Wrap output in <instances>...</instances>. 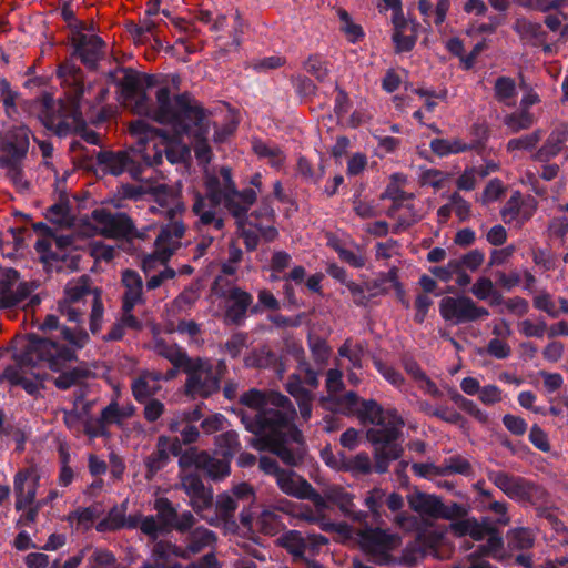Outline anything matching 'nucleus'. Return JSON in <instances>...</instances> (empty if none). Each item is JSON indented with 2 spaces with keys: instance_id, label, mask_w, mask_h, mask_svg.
Returning <instances> with one entry per match:
<instances>
[{
  "instance_id": "obj_1",
  "label": "nucleus",
  "mask_w": 568,
  "mask_h": 568,
  "mask_svg": "<svg viewBox=\"0 0 568 568\" xmlns=\"http://www.w3.org/2000/svg\"><path fill=\"white\" fill-rule=\"evenodd\" d=\"M240 403L252 410L251 414L240 410L239 416L245 428L255 435L251 440L254 448L270 450L291 466L302 462L303 436L293 424L296 412L286 396L252 388L241 395Z\"/></svg>"
},
{
  "instance_id": "obj_2",
  "label": "nucleus",
  "mask_w": 568,
  "mask_h": 568,
  "mask_svg": "<svg viewBox=\"0 0 568 568\" xmlns=\"http://www.w3.org/2000/svg\"><path fill=\"white\" fill-rule=\"evenodd\" d=\"M61 336L64 343L30 335L20 353L14 355L16 363L8 366L2 376L12 385H20L28 394H38L44 378L41 367L60 371L74 358L75 351L84 347L89 341L88 333L82 328L63 327Z\"/></svg>"
},
{
  "instance_id": "obj_3",
  "label": "nucleus",
  "mask_w": 568,
  "mask_h": 568,
  "mask_svg": "<svg viewBox=\"0 0 568 568\" xmlns=\"http://www.w3.org/2000/svg\"><path fill=\"white\" fill-rule=\"evenodd\" d=\"M156 103L151 119L165 125L175 139L189 138L194 143L196 159L209 163L212 151L207 144L210 119L205 110L189 93L172 98L166 87L156 91Z\"/></svg>"
},
{
  "instance_id": "obj_4",
  "label": "nucleus",
  "mask_w": 568,
  "mask_h": 568,
  "mask_svg": "<svg viewBox=\"0 0 568 568\" xmlns=\"http://www.w3.org/2000/svg\"><path fill=\"white\" fill-rule=\"evenodd\" d=\"M204 185L205 193H197L192 206L197 217L194 227L199 234L196 248L200 254H204L215 239L223 237L225 214L220 205L235 183L231 170L222 166L219 170L206 171Z\"/></svg>"
},
{
  "instance_id": "obj_5",
  "label": "nucleus",
  "mask_w": 568,
  "mask_h": 568,
  "mask_svg": "<svg viewBox=\"0 0 568 568\" xmlns=\"http://www.w3.org/2000/svg\"><path fill=\"white\" fill-rule=\"evenodd\" d=\"M337 410L344 415H355L363 423L374 425L366 433L369 442L399 439L405 426L396 409H384L376 400L361 399L354 392H347L337 400Z\"/></svg>"
},
{
  "instance_id": "obj_6",
  "label": "nucleus",
  "mask_w": 568,
  "mask_h": 568,
  "mask_svg": "<svg viewBox=\"0 0 568 568\" xmlns=\"http://www.w3.org/2000/svg\"><path fill=\"white\" fill-rule=\"evenodd\" d=\"M131 134L138 139V155L143 160L145 166H153L162 163L163 154L172 164L181 163L189 155L190 150L181 143L182 139H172L159 129L151 126L145 120L139 119L130 124Z\"/></svg>"
},
{
  "instance_id": "obj_7",
  "label": "nucleus",
  "mask_w": 568,
  "mask_h": 568,
  "mask_svg": "<svg viewBox=\"0 0 568 568\" xmlns=\"http://www.w3.org/2000/svg\"><path fill=\"white\" fill-rule=\"evenodd\" d=\"M90 313V329L97 334L102 326L103 304L101 293L98 288H92L90 278L85 275L71 280L64 288V297L58 303V311L69 322L82 323L88 308Z\"/></svg>"
},
{
  "instance_id": "obj_8",
  "label": "nucleus",
  "mask_w": 568,
  "mask_h": 568,
  "mask_svg": "<svg viewBox=\"0 0 568 568\" xmlns=\"http://www.w3.org/2000/svg\"><path fill=\"white\" fill-rule=\"evenodd\" d=\"M215 542L216 536L212 530L196 527L186 536L185 546L168 540L155 542L151 561L144 562L141 568H183L181 564H169V561L173 558L189 560L203 550L213 548Z\"/></svg>"
},
{
  "instance_id": "obj_9",
  "label": "nucleus",
  "mask_w": 568,
  "mask_h": 568,
  "mask_svg": "<svg viewBox=\"0 0 568 568\" xmlns=\"http://www.w3.org/2000/svg\"><path fill=\"white\" fill-rule=\"evenodd\" d=\"M30 146V130L17 125L0 136V169L7 171L8 178L19 190L28 189L23 175V161Z\"/></svg>"
},
{
  "instance_id": "obj_10",
  "label": "nucleus",
  "mask_w": 568,
  "mask_h": 568,
  "mask_svg": "<svg viewBox=\"0 0 568 568\" xmlns=\"http://www.w3.org/2000/svg\"><path fill=\"white\" fill-rule=\"evenodd\" d=\"M160 232L154 241V251L142 260V267L145 273L155 270L159 265H165L171 256L182 246V240L186 226L182 217L170 220H158Z\"/></svg>"
},
{
  "instance_id": "obj_11",
  "label": "nucleus",
  "mask_w": 568,
  "mask_h": 568,
  "mask_svg": "<svg viewBox=\"0 0 568 568\" xmlns=\"http://www.w3.org/2000/svg\"><path fill=\"white\" fill-rule=\"evenodd\" d=\"M180 369L186 375V396L193 399L207 398L219 392L221 378L209 358L189 357Z\"/></svg>"
},
{
  "instance_id": "obj_12",
  "label": "nucleus",
  "mask_w": 568,
  "mask_h": 568,
  "mask_svg": "<svg viewBox=\"0 0 568 568\" xmlns=\"http://www.w3.org/2000/svg\"><path fill=\"white\" fill-rule=\"evenodd\" d=\"M40 476L34 468H24L14 475L13 491L16 509L26 511L27 519L33 521L38 515L41 501H36Z\"/></svg>"
},
{
  "instance_id": "obj_13",
  "label": "nucleus",
  "mask_w": 568,
  "mask_h": 568,
  "mask_svg": "<svg viewBox=\"0 0 568 568\" xmlns=\"http://www.w3.org/2000/svg\"><path fill=\"white\" fill-rule=\"evenodd\" d=\"M136 149L138 142L126 151H100L97 154L99 170L115 176L128 171L132 178L139 179L144 164L142 158L136 154Z\"/></svg>"
},
{
  "instance_id": "obj_14",
  "label": "nucleus",
  "mask_w": 568,
  "mask_h": 568,
  "mask_svg": "<svg viewBox=\"0 0 568 568\" xmlns=\"http://www.w3.org/2000/svg\"><path fill=\"white\" fill-rule=\"evenodd\" d=\"M440 316L454 325L476 322L489 315L488 310L478 306L467 296H446L439 302Z\"/></svg>"
},
{
  "instance_id": "obj_15",
  "label": "nucleus",
  "mask_w": 568,
  "mask_h": 568,
  "mask_svg": "<svg viewBox=\"0 0 568 568\" xmlns=\"http://www.w3.org/2000/svg\"><path fill=\"white\" fill-rule=\"evenodd\" d=\"M37 252L45 263L61 262L58 268L63 266L78 270L80 255L73 250V241L69 236H59L54 239H40L34 245Z\"/></svg>"
},
{
  "instance_id": "obj_16",
  "label": "nucleus",
  "mask_w": 568,
  "mask_h": 568,
  "mask_svg": "<svg viewBox=\"0 0 568 568\" xmlns=\"http://www.w3.org/2000/svg\"><path fill=\"white\" fill-rule=\"evenodd\" d=\"M94 234L105 237L119 239L132 234V220L124 213H112L111 211L99 207L92 211L88 219Z\"/></svg>"
},
{
  "instance_id": "obj_17",
  "label": "nucleus",
  "mask_w": 568,
  "mask_h": 568,
  "mask_svg": "<svg viewBox=\"0 0 568 568\" xmlns=\"http://www.w3.org/2000/svg\"><path fill=\"white\" fill-rule=\"evenodd\" d=\"M361 548L372 556L378 565H386L390 560V551L396 547L397 539L381 528L365 525L357 531Z\"/></svg>"
},
{
  "instance_id": "obj_18",
  "label": "nucleus",
  "mask_w": 568,
  "mask_h": 568,
  "mask_svg": "<svg viewBox=\"0 0 568 568\" xmlns=\"http://www.w3.org/2000/svg\"><path fill=\"white\" fill-rule=\"evenodd\" d=\"M408 504L419 515L430 518L455 519L466 513L464 506L457 503L445 505L437 496L420 491L409 495Z\"/></svg>"
},
{
  "instance_id": "obj_19",
  "label": "nucleus",
  "mask_w": 568,
  "mask_h": 568,
  "mask_svg": "<svg viewBox=\"0 0 568 568\" xmlns=\"http://www.w3.org/2000/svg\"><path fill=\"white\" fill-rule=\"evenodd\" d=\"M179 465L184 470H202L213 480L223 479L230 474V464L227 460L212 457L206 452L196 448L186 449L180 456Z\"/></svg>"
},
{
  "instance_id": "obj_20",
  "label": "nucleus",
  "mask_w": 568,
  "mask_h": 568,
  "mask_svg": "<svg viewBox=\"0 0 568 568\" xmlns=\"http://www.w3.org/2000/svg\"><path fill=\"white\" fill-rule=\"evenodd\" d=\"M304 499H308L313 503L314 507L308 505H295L282 507V511L292 514L295 518L303 520L307 524L317 525L324 531H332L335 529V525L326 516V511L329 509L328 504L320 493L314 491Z\"/></svg>"
},
{
  "instance_id": "obj_21",
  "label": "nucleus",
  "mask_w": 568,
  "mask_h": 568,
  "mask_svg": "<svg viewBox=\"0 0 568 568\" xmlns=\"http://www.w3.org/2000/svg\"><path fill=\"white\" fill-rule=\"evenodd\" d=\"M32 286L19 281L12 268H0V308L19 306L31 295Z\"/></svg>"
},
{
  "instance_id": "obj_22",
  "label": "nucleus",
  "mask_w": 568,
  "mask_h": 568,
  "mask_svg": "<svg viewBox=\"0 0 568 568\" xmlns=\"http://www.w3.org/2000/svg\"><path fill=\"white\" fill-rule=\"evenodd\" d=\"M221 281L222 276H217L214 282V290L226 301L225 318L227 322L239 325L246 318V313L252 307L253 296L237 286H232L227 291H220Z\"/></svg>"
},
{
  "instance_id": "obj_23",
  "label": "nucleus",
  "mask_w": 568,
  "mask_h": 568,
  "mask_svg": "<svg viewBox=\"0 0 568 568\" xmlns=\"http://www.w3.org/2000/svg\"><path fill=\"white\" fill-rule=\"evenodd\" d=\"M195 469L181 468V487L190 499V506L197 514L210 508L213 503V493L206 488Z\"/></svg>"
},
{
  "instance_id": "obj_24",
  "label": "nucleus",
  "mask_w": 568,
  "mask_h": 568,
  "mask_svg": "<svg viewBox=\"0 0 568 568\" xmlns=\"http://www.w3.org/2000/svg\"><path fill=\"white\" fill-rule=\"evenodd\" d=\"M153 195L154 204L149 207V211L158 215V220H170L183 216V203L168 186H156Z\"/></svg>"
},
{
  "instance_id": "obj_25",
  "label": "nucleus",
  "mask_w": 568,
  "mask_h": 568,
  "mask_svg": "<svg viewBox=\"0 0 568 568\" xmlns=\"http://www.w3.org/2000/svg\"><path fill=\"white\" fill-rule=\"evenodd\" d=\"M322 496L325 497L328 505L329 503L336 505L345 517L359 524H366L368 514L356 509L354 496L345 488L332 485L324 489Z\"/></svg>"
},
{
  "instance_id": "obj_26",
  "label": "nucleus",
  "mask_w": 568,
  "mask_h": 568,
  "mask_svg": "<svg viewBox=\"0 0 568 568\" xmlns=\"http://www.w3.org/2000/svg\"><path fill=\"white\" fill-rule=\"evenodd\" d=\"M283 506L277 508L267 507L263 509L255 518L251 514L241 513V523L250 528L258 529L261 532L270 536L278 534L284 527L282 516L277 509L282 510Z\"/></svg>"
},
{
  "instance_id": "obj_27",
  "label": "nucleus",
  "mask_w": 568,
  "mask_h": 568,
  "mask_svg": "<svg viewBox=\"0 0 568 568\" xmlns=\"http://www.w3.org/2000/svg\"><path fill=\"white\" fill-rule=\"evenodd\" d=\"M485 539H487L486 544L479 545L474 552L468 555L466 564L457 565L455 568H493V566L481 559V557H498L503 549V538L491 527L489 535H487Z\"/></svg>"
},
{
  "instance_id": "obj_28",
  "label": "nucleus",
  "mask_w": 568,
  "mask_h": 568,
  "mask_svg": "<svg viewBox=\"0 0 568 568\" xmlns=\"http://www.w3.org/2000/svg\"><path fill=\"white\" fill-rule=\"evenodd\" d=\"M237 233L244 240L247 251H254L258 245V235L263 236L267 242L274 241L278 234L273 225H264L263 222H253L245 217L236 221Z\"/></svg>"
},
{
  "instance_id": "obj_29",
  "label": "nucleus",
  "mask_w": 568,
  "mask_h": 568,
  "mask_svg": "<svg viewBox=\"0 0 568 568\" xmlns=\"http://www.w3.org/2000/svg\"><path fill=\"white\" fill-rule=\"evenodd\" d=\"M487 478L511 499H523L529 494L527 483L521 477L505 471L488 470Z\"/></svg>"
},
{
  "instance_id": "obj_30",
  "label": "nucleus",
  "mask_w": 568,
  "mask_h": 568,
  "mask_svg": "<svg viewBox=\"0 0 568 568\" xmlns=\"http://www.w3.org/2000/svg\"><path fill=\"white\" fill-rule=\"evenodd\" d=\"M255 201L256 192L253 189L237 191L234 186L222 204L236 221H240L247 217V212Z\"/></svg>"
},
{
  "instance_id": "obj_31",
  "label": "nucleus",
  "mask_w": 568,
  "mask_h": 568,
  "mask_svg": "<svg viewBox=\"0 0 568 568\" xmlns=\"http://www.w3.org/2000/svg\"><path fill=\"white\" fill-rule=\"evenodd\" d=\"M136 520L133 515L126 516V501L120 506H114L109 510L106 516L100 520L95 529L99 532L115 531L120 529H135Z\"/></svg>"
},
{
  "instance_id": "obj_32",
  "label": "nucleus",
  "mask_w": 568,
  "mask_h": 568,
  "mask_svg": "<svg viewBox=\"0 0 568 568\" xmlns=\"http://www.w3.org/2000/svg\"><path fill=\"white\" fill-rule=\"evenodd\" d=\"M276 484L284 494L298 499L316 491L308 481L292 470L278 473Z\"/></svg>"
},
{
  "instance_id": "obj_33",
  "label": "nucleus",
  "mask_w": 568,
  "mask_h": 568,
  "mask_svg": "<svg viewBox=\"0 0 568 568\" xmlns=\"http://www.w3.org/2000/svg\"><path fill=\"white\" fill-rule=\"evenodd\" d=\"M387 215L396 220L393 226V233L398 234L418 222L422 217L419 211L415 207L413 200L400 202L389 207Z\"/></svg>"
},
{
  "instance_id": "obj_34",
  "label": "nucleus",
  "mask_w": 568,
  "mask_h": 568,
  "mask_svg": "<svg viewBox=\"0 0 568 568\" xmlns=\"http://www.w3.org/2000/svg\"><path fill=\"white\" fill-rule=\"evenodd\" d=\"M394 32L392 39L397 52H408L416 43L415 27L409 23L403 14L393 16Z\"/></svg>"
},
{
  "instance_id": "obj_35",
  "label": "nucleus",
  "mask_w": 568,
  "mask_h": 568,
  "mask_svg": "<svg viewBox=\"0 0 568 568\" xmlns=\"http://www.w3.org/2000/svg\"><path fill=\"white\" fill-rule=\"evenodd\" d=\"M163 378L161 373L145 371L132 382V394L139 403H145L160 389V382Z\"/></svg>"
},
{
  "instance_id": "obj_36",
  "label": "nucleus",
  "mask_w": 568,
  "mask_h": 568,
  "mask_svg": "<svg viewBox=\"0 0 568 568\" xmlns=\"http://www.w3.org/2000/svg\"><path fill=\"white\" fill-rule=\"evenodd\" d=\"M399 439L371 442L375 446V470L384 474L388 470L389 463L400 457L403 447Z\"/></svg>"
},
{
  "instance_id": "obj_37",
  "label": "nucleus",
  "mask_w": 568,
  "mask_h": 568,
  "mask_svg": "<svg viewBox=\"0 0 568 568\" xmlns=\"http://www.w3.org/2000/svg\"><path fill=\"white\" fill-rule=\"evenodd\" d=\"M122 305H126V308H134L136 305L143 303V281L141 276L131 270H126L122 273Z\"/></svg>"
},
{
  "instance_id": "obj_38",
  "label": "nucleus",
  "mask_w": 568,
  "mask_h": 568,
  "mask_svg": "<svg viewBox=\"0 0 568 568\" xmlns=\"http://www.w3.org/2000/svg\"><path fill=\"white\" fill-rule=\"evenodd\" d=\"M286 390L292 397L295 398L302 418L307 422L312 416V404L314 396L303 386V382L297 374H293L288 377L286 383Z\"/></svg>"
},
{
  "instance_id": "obj_39",
  "label": "nucleus",
  "mask_w": 568,
  "mask_h": 568,
  "mask_svg": "<svg viewBox=\"0 0 568 568\" xmlns=\"http://www.w3.org/2000/svg\"><path fill=\"white\" fill-rule=\"evenodd\" d=\"M514 31L519 36L520 40L526 44L538 47L547 39V33L539 22L531 21L527 18H517L513 26Z\"/></svg>"
},
{
  "instance_id": "obj_40",
  "label": "nucleus",
  "mask_w": 568,
  "mask_h": 568,
  "mask_svg": "<svg viewBox=\"0 0 568 568\" xmlns=\"http://www.w3.org/2000/svg\"><path fill=\"white\" fill-rule=\"evenodd\" d=\"M102 39L92 33H83L80 36L77 51L79 52L83 63L93 67L102 57L104 47Z\"/></svg>"
},
{
  "instance_id": "obj_41",
  "label": "nucleus",
  "mask_w": 568,
  "mask_h": 568,
  "mask_svg": "<svg viewBox=\"0 0 568 568\" xmlns=\"http://www.w3.org/2000/svg\"><path fill=\"white\" fill-rule=\"evenodd\" d=\"M452 529L458 536H469L476 541H481L489 535L491 525L488 521L479 523L475 518H464L454 521Z\"/></svg>"
},
{
  "instance_id": "obj_42",
  "label": "nucleus",
  "mask_w": 568,
  "mask_h": 568,
  "mask_svg": "<svg viewBox=\"0 0 568 568\" xmlns=\"http://www.w3.org/2000/svg\"><path fill=\"white\" fill-rule=\"evenodd\" d=\"M433 153L440 158L468 152L475 149V143H468L460 138L433 139L429 143Z\"/></svg>"
},
{
  "instance_id": "obj_43",
  "label": "nucleus",
  "mask_w": 568,
  "mask_h": 568,
  "mask_svg": "<svg viewBox=\"0 0 568 568\" xmlns=\"http://www.w3.org/2000/svg\"><path fill=\"white\" fill-rule=\"evenodd\" d=\"M252 149L260 159L267 160V163L272 168L281 170L284 166L286 155L275 143H268L263 140L255 139L252 141Z\"/></svg>"
},
{
  "instance_id": "obj_44",
  "label": "nucleus",
  "mask_w": 568,
  "mask_h": 568,
  "mask_svg": "<svg viewBox=\"0 0 568 568\" xmlns=\"http://www.w3.org/2000/svg\"><path fill=\"white\" fill-rule=\"evenodd\" d=\"M152 349L155 354L166 358L175 368H181L190 357L184 349L162 338H154Z\"/></svg>"
},
{
  "instance_id": "obj_45",
  "label": "nucleus",
  "mask_w": 568,
  "mask_h": 568,
  "mask_svg": "<svg viewBox=\"0 0 568 568\" xmlns=\"http://www.w3.org/2000/svg\"><path fill=\"white\" fill-rule=\"evenodd\" d=\"M567 136L568 134L565 130H554L547 138L544 145L535 153L534 159L541 162L549 161L561 151L567 141Z\"/></svg>"
},
{
  "instance_id": "obj_46",
  "label": "nucleus",
  "mask_w": 568,
  "mask_h": 568,
  "mask_svg": "<svg viewBox=\"0 0 568 568\" xmlns=\"http://www.w3.org/2000/svg\"><path fill=\"white\" fill-rule=\"evenodd\" d=\"M169 439L164 436L159 437L156 449L152 452L145 458V467L148 471V477L153 476L155 473L161 470L169 462Z\"/></svg>"
},
{
  "instance_id": "obj_47",
  "label": "nucleus",
  "mask_w": 568,
  "mask_h": 568,
  "mask_svg": "<svg viewBox=\"0 0 568 568\" xmlns=\"http://www.w3.org/2000/svg\"><path fill=\"white\" fill-rule=\"evenodd\" d=\"M135 407L132 404L119 405L111 402L101 412V418L106 425H122V423L133 416Z\"/></svg>"
},
{
  "instance_id": "obj_48",
  "label": "nucleus",
  "mask_w": 568,
  "mask_h": 568,
  "mask_svg": "<svg viewBox=\"0 0 568 568\" xmlns=\"http://www.w3.org/2000/svg\"><path fill=\"white\" fill-rule=\"evenodd\" d=\"M495 99L507 106L516 104L517 88L514 79L509 77H499L494 84Z\"/></svg>"
},
{
  "instance_id": "obj_49",
  "label": "nucleus",
  "mask_w": 568,
  "mask_h": 568,
  "mask_svg": "<svg viewBox=\"0 0 568 568\" xmlns=\"http://www.w3.org/2000/svg\"><path fill=\"white\" fill-rule=\"evenodd\" d=\"M503 123L509 133L528 130L536 123V116L528 110H518L504 116Z\"/></svg>"
},
{
  "instance_id": "obj_50",
  "label": "nucleus",
  "mask_w": 568,
  "mask_h": 568,
  "mask_svg": "<svg viewBox=\"0 0 568 568\" xmlns=\"http://www.w3.org/2000/svg\"><path fill=\"white\" fill-rule=\"evenodd\" d=\"M541 138L542 131L538 129L531 133L510 139L506 144V151L514 156L519 151H531L537 146Z\"/></svg>"
},
{
  "instance_id": "obj_51",
  "label": "nucleus",
  "mask_w": 568,
  "mask_h": 568,
  "mask_svg": "<svg viewBox=\"0 0 568 568\" xmlns=\"http://www.w3.org/2000/svg\"><path fill=\"white\" fill-rule=\"evenodd\" d=\"M396 273H398V270L394 266L388 272L378 274L376 278L365 282L369 297L387 294L389 291L388 284L392 285V282L395 281Z\"/></svg>"
},
{
  "instance_id": "obj_52",
  "label": "nucleus",
  "mask_w": 568,
  "mask_h": 568,
  "mask_svg": "<svg viewBox=\"0 0 568 568\" xmlns=\"http://www.w3.org/2000/svg\"><path fill=\"white\" fill-rule=\"evenodd\" d=\"M154 510L156 511V519L164 530L169 531L172 529L178 514L172 503L164 497L156 498L154 501Z\"/></svg>"
},
{
  "instance_id": "obj_53",
  "label": "nucleus",
  "mask_w": 568,
  "mask_h": 568,
  "mask_svg": "<svg viewBox=\"0 0 568 568\" xmlns=\"http://www.w3.org/2000/svg\"><path fill=\"white\" fill-rule=\"evenodd\" d=\"M84 554L90 552L88 557V568H113L116 559L115 556L104 548L85 547Z\"/></svg>"
},
{
  "instance_id": "obj_54",
  "label": "nucleus",
  "mask_w": 568,
  "mask_h": 568,
  "mask_svg": "<svg viewBox=\"0 0 568 568\" xmlns=\"http://www.w3.org/2000/svg\"><path fill=\"white\" fill-rule=\"evenodd\" d=\"M508 546L510 549L527 550L535 544V536L530 529L515 528L507 534Z\"/></svg>"
},
{
  "instance_id": "obj_55",
  "label": "nucleus",
  "mask_w": 568,
  "mask_h": 568,
  "mask_svg": "<svg viewBox=\"0 0 568 568\" xmlns=\"http://www.w3.org/2000/svg\"><path fill=\"white\" fill-rule=\"evenodd\" d=\"M341 467H344V470L355 475H366L372 470V463L366 453H359L353 457L342 456Z\"/></svg>"
},
{
  "instance_id": "obj_56",
  "label": "nucleus",
  "mask_w": 568,
  "mask_h": 568,
  "mask_svg": "<svg viewBox=\"0 0 568 568\" xmlns=\"http://www.w3.org/2000/svg\"><path fill=\"white\" fill-rule=\"evenodd\" d=\"M109 93V89L104 85H89L84 88L82 85L78 92V104H100L102 103Z\"/></svg>"
},
{
  "instance_id": "obj_57",
  "label": "nucleus",
  "mask_w": 568,
  "mask_h": 568,
  "mask_svg": "<svg viewBox=\"0 0 568 568\" xmlns=\"http://www.w3.org/2000/svg\"><path fill=\"white\" fill-rule=\"evenodd\" d=\"M133 519L138 521L136 528L152 540H156L161 534L166 532L154 516H143L138 513L133 515Z\"/></svg>"
},
{
  "instance_id": "obj_58",
  "label": "nucleus",
  "mask_w": 568,
  "mask_h": 568,
  "mask_svg": "<svg viewBox=\"0 0 568 568\" xmlns=\"http://www.w3.org/2000/svg\"><path fill=\"white\" fill-rule=\"evenodd\" d=\"M308 347L314 362L320 366L326 365L331 356V347L327 345L326 341L322 337L310 335Z\"/></svg>"
},
{
  "instance_id": "obj_59",
  "label": "nucleus",
  "mask_w": 568,
  "mask_h": 568,
  "mask_svg": "<svg viewBox=\"0 0 568 568\" xmlns=\"http://www.w3.org/2000/svg\"><path fill=\"white\" fill-rule=\"evenodd\" d=\"M471 469L470 463L462 456H452L442 465V476L453 474L469 475Z\"/></svg>"
},
{
  "instance_id": "obj_60",
  "label": "nucleus",
  "mask_w": 568,
  "mask_h": 568,
  "mask_svg": "<svg viewBox=\"0 0 568 568\" xmlns=\"http://www.w3.org/2000/svg\"><path fill=\"white\" fill-rule=\"evenodd\" d=\"M338 355L349 361L351 368L361 369L363 367V348L361 345H354L349 339H346L338 348Z\"/></svg>"
},
{
  "instance_id": "obj_61",
  "label": "nucleus",
  "mask_w": 568,
  "mask_h": 568,
  "mask_svg": "<svg viewBox=\"0 0 568 568\" xmlns=\"http://www.w3.org/2000/svg\"><path fill=\"white\" fill-rule=\"evenodd\" d=\"M307 73L315 77L320 82H324L328 78V68L326 61L320 55H311L304 63Z\"/></svg>"
},
{
  "instance_id": "obj_62",
  "label": "nucleus",
  "mask_w": 568,
  "mask_h": 568,
  "mask_svg": "<svg viewBox=\"0 0 568 568\" xmlns=\"http://www.w3.org/2000/svg\"><path fill=\"white\" fill-rule=\"evenodd\" d=\"M216 445L225 457L233 456L240 448L239 435L234 430L225 432L215 438Z\"/></svg>"
},
{
  "instance_id": "obj_63",
  "label": "nucleus",
  "mask_w": 568,
  "mask_h": 568,
  "mask_svg": "<svg viewBox=\"0 0 568 568\" xmlns=\"http://www.w3.org/2000/svg\"><path fill=\"white\" fill-rule=\"evenodd\" d=\"M521 210V194L515 192L506 202L500 211V215L505 223H511L520 216Z\"/></svg>"
},
{
  "instance_id": "obj_64",
  "label": "nucleus",
  "mask_w": 568,
  "mask_h": 568,
  "mask_svg": "<svg viewBox=\"0 0 568 568\" xmlns=\"http://www.w3.org/2000/svg\"><path fill=\"white\" fill-rule=\"evenodd\" d=\"M284 544L294 557H303L308 546L301 532L294 530L286 534Z\"/></svg>"
}]
</instances>
